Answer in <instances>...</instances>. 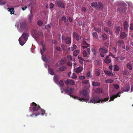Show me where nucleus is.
Segmentation results:
<instances>
[{"mask_svg": "<svg viewBox=\"0 0 133 133\" xmlns=\"http://www.w3.org/2000/svg\"><path fill=\"white\" fill-rule=\"evenodd\" d=\"M82 83L86 85L89 84V80H85L82 82Z\"/></svg>", "mask_w": 133, "mask_h": 133, "instance_id": "obj_37", "label": "nucleus"}, {"mask_svg": "<svg viewBox=\"0 0 133 133\" xmlns=\"http://www.w3.org/2000/svg\"><path fill=\"white\" fill-rule=\"evenodd\" d=\"M48 72L51 75H54L55 74L53 69L50 68H48Z\"/></svg>", "mask_w": 133, "mask_h": 133, "instance_id": "obj_21", "label": "nucleus"}, {"mask_svg": "<svg viewBox=\"0 0 133 133\" xmlns=\"http://www.w3.org/2000/svg\"><path fill=\"white\" fill-rule=\"evenodd\" d=\"M83 44L85 45L89 46V44H88L84 40L83 42Z\"/></svg>", "mask_w": 133, "mask_h": 133, "instance_id": "obj_54", "label": "nucleus"}, {"mask_svg": "<svg viewBox=\"0 0 133 133\" xmlns=\"http://www.w3.org/2000/svg\"><path fill=\"white\" fill-rule=\"evenodd\" d=\"M62 19L65 22L66 21V18L65 16L62 17Z\"/></svg>", "mask_w": 133, "mask_h": 133, "instance_id": "obj_60", "label": "nucleus"}, {"mask_svg": "<svg viewBox=\"0 0 133 133\" xmlns=\"http://www.w3.org/2000/svg\"><path fill=\"white\" fill-rule=\"evenodd\" d=\"M45 48L44 47H43V48L42 49H41V53L42 55H43L44 52L45 51Z\"/></svg>", "mask_w": 133, "mask_h": 133, "instance_id": "obj_43", "label": "nucleus"}, {"mask_svg": "<svg viewBox=\"0 0 133 133\" xmlns=\"http://www.w3.org/2000/svg\"><path fill=\"white\" fill-rule=\"evenodd\" d=\"M104 61L105 63H110L111 62V59L110 57L109 56H107L105 58Z\"/></svg>", "mask_w": 133, "mask_h": 133, "instance_id": "obj_13", "label": "nucleus"}, {"mask_svg": "<svg viewBox=\"0 0 133 133\" xmlns=\"http://www.w3.org/2000/svg\"><path fill=\"white\" fill-rule=\"evenodd\" d=\"M127 68L130 70H132V69L133 66L130 63H128L127 64Z\"/></svg>", "mask_w": 133, "mask_h": 133, "instance_id": "obj_25", "label": "nucleus"}, {"mask_svg": "<svg viewBox=\"0 0 133 133\" xmlns=\"http://www.w3.org/2000/svg\"><path fill=\"white\" fill-rule=\"evenodd\" d=\"M28 22L24 21L20 23V28L22 29H25L28 28Z\"/></svg>", "mask_w": 133, "mask_h": 133, "instance_id": "obj_7", "label": "nucleus"}, {"mask_svg": "<svg viewBox=\"0 0 133 133\" xmlns=\"http://www.w3.org/2000/svg\"><path fill=\"white\" fill-rule=\"evenodd\" d=\"M67 68L66 66H62L59 68V70L61 72L64 71Z\"/></svg>", "mask_w": 133, "mask_h": 133, "instance_id": "obj_22", "label": "nucleus"}, {"mask_svg": "<svg viewBox=\"0 0 133 133\" xmlns=\"http://www.w3.org/2000/svg\"><path fill=\"white\" fill-rule=\"evenodd\" d=\"M66 58H62L60 62V64L61 65L65 64L66 63Z\"/></svg>", "mask_w": 133, "mask_h": 133, "instance_id": "obj_23", "label": "nucleus"}, {"mask_svg": "<svg viewBox=\"0 0 133 133\" xmlns=\"http://www.w3.org/2000/svg\"><path fill=\"white\" fill-rule=\"evenodd\" d=\"M77 77V76H76V75L74 73H73V74H72V75L71 77V78L73 79H75V78H76Z\"/></svg>", "mask_w": 133, "mask_h": 133, "instance_id": "obj_40", "label": "nucleus"}, {"mask_svg": "<svg viewBox=\"0 0 133 133\" xmlns=\"http://www.w3.org/2000/svg\"><path fill=\"white\" fill-rule=\"evenodd\" d=\"M83 70V68L82 67H78L77 69H75L74 71L77 74L80 73Z\"/></svg>", "mask_w": 133, "mask_h": 133, "instance_id": "obj_16", "label": "nucleus"}, {"mask_svg": "<svg viewBox=\"0 0 133 133\" xmlns=\"http://www.w3.org/2000/svg\"><path fill=\"white\" fill-rule=\"evenodd\" d=\"M102 92V89L101 88H97L96 91H95V92L98 94L101 93Z\"/></svg>", "mask_w": 133, "mask_h": 133, "instance_id": "obj_27", "label": "nucleus"}, {"mask_svg": "<svg viewBox=\"0 0 133 133\" xmlns=\"http://www.w3.org/2000/svg\"><path fill=\"white\" fill-rule=\"evenodd\" d=\"M95 74H96V76H99L100 75V72L99 70H97L96 71Z\"/></svg>", "mask_w": 133, "mask_h": 133, "instance_id": "obj_46", "label": "nucleus"}, {"mask_svg": "<svg viewBox=\"0 0 133 133\" xmlns=\"http://www.w3.org/2000/svg\"><path fill=\"white\" fill-rule=\"evenodd\" d=\"M33 15L31 13V14L29 15L28 19L31 22L32 21V19L33 17Z\"/></svg>", "mask_w": 133, "mask_h": 133, "instance_id": "obj_32", "label": "nucleus"}, {"mask_svg": "<svg viewBox=\"0 0 133 133\" xmlns=\"http://www.w3.org/2000/svg\"><path fill=\"white\" fill-rule=\"evenodd\" d=\"M3 0H0V5H4L6 4V2H2Z\"/></svg>", "mask_w": 133, "mask_h": 133, "instance_id": "obj_56", "label": "nucleus"}, {"mask_svg": "<svg viewBox=\"0 0 133 133\" xmlns=\"http://www.w3.org/2000/svg\"><path fill=\"white\" fill-rule=\"evenodd\" d=\"M113 86L115 89H118L119 88V85L116 84H115L113 85Z\"/></svg>", "mask_w": 133, "mask_h": 133, "instance_id": "obj_51", "label": "nucleus"}, {"mask_svg": "<svg viewBox=\"0 0 133 133\" xmlns=\"http://www.w3.org/2000/svg\"><path fill=\"white\" fill-rule=\"evenodd\" d=\"M104 72L108 76H113V74L112 71H110L108 70H104Z\"/></svg>", "mask_w": 133, "mask_h": 133, "instance_id": "obj_14", "label": "nucleus"}, {"mask_svg": "<svg viewBox=\"0 0 133 133\" xmlns=\"http://www.w3.org/2000/svg\"><path fill=\"white\" fill-rule=\"evenodd\" d=\"M62 40H64L65 41V43L67 44H70L71 42V38L69 37H65L64 35L62 36Z\"/></svg>", "mask_w": 133, "mask_h": 133, "instance_id": "obj_8", "label": "nucleus"}, {"mask_svg": "<svg viewBox=\"0 0 133 133\" xmlns=\"http://www.w3.org/2000/svg\"><path fill=\"white\" fill-rule=\"evenodd\" d=\"M92 85L93 86H99L100 85V83L99 82H92Z\"/></svg>", "mask_w": 133, "mask_h": 133, "instance_id": "obj_20", "label": "nucleus"}, {"mask_svg": "<svg viewBox=\"0 0 133 133\" xmlns=\"http://www.w3.org/2000/svg\"><path fill=\"white\" fill-rule=\"evenodd\" d=\"M59 84L61 85V86H62L64 85V83L61 80L59 82Z\"/></svg>", "mask_w": 133, "mask_h": 133, "instance_id": "obj_58", "label": "nucleus"}, {"mask_svg": "<svg viewBox=\"0 0 133 133\" xmlns=\"http://www.w3.org/2000/svg\"><path fill=\"white\" fill-rule=\"evenodd\" d=\"M124 30L125 31H127L129 27V25L128 24V22L127 21H125L124 22Z\"/></svg>", "mask_w": 133, "mask_h": 133, "instance_id": "obj_17", "label": "nucleus"}, {"mask_svg": "<svg viewBox=\"0 0 133 133\" xmlns=\"http://www.w3.org/2000/svg\"><path fill=\"white\" fill-rule=\"evenodd\" d=\"M120 37L121 38L123 39L127 37V35L124 32H121L120 34Z\"/></svg>", "mask_w": 133, "mask_h": 133, "instance_id": "obj_19", "label": "nucleus"}, {"mask_svg": "<svg viewBox=\"0 0 133 133\" xmlns=\"http://www.w3.org/2000/svg\"><path fill=\"white\" fill-rule=\"evenodd\" d=\"M55 4L58 7L64 8L65 6V4L64 2L61 1H56Z\"/></svg>", "mask_w": 133, "mask_h": 133, "instance_id": "obj_6", "label": "nucleus"}, {"mask_svg": "<svg viewBox=\"0 0 133 133\" xmlns=\"http://www.w3.org/2000/svg\"><path fill=\"white\" fill-rule=\"evenodd\" d=\"M104 30L105 32L107 33L108 32L110 31L109 28L107 27L104 28Z\"/></svg>", "mask_w": 133, "mask_h": 133, "instance_id": "obj_47", "label": "nucleus"}, {"mask_svg": "<svg viewBox=\"0 0 133 133\" xmlns=\"http://www.w3.org/2000/svg\"><path fill=\"white\" fill-rule=\"evenodd\" d=\"M79 78L81 80L85 79V77L84 76H81L79 77Z\"/></svg>", "mask_w": 133, "mask_h": 133, "instance_id": "obj_64", "label": "nucleus"}, {"mask_svg": "<svg viewBox=\"0 0 133 133\" xmlns=\"http://www.w3.org/2000/svg\"><path fill=\"white\" fill-rule=\"evenodd\" d=\"M91 50L92 52L93 53L94 55H96L97 53L96 50L94 49L93 48L91 49Z\"/></svg>", "mask_w": 133, "mask_h": 133, "instance_id": "obj_50", "label": "nucleus"}, {"mask_svg": "<svg viewBox=\"0 0 133 133\" xmlns=\"http://www.w3.org/2000/svg\"><path fill=\"white\" fill-rule=\"evenodd\" d=\"M50 9H51L53 8L54 7V4L53 3H51L50 4Z\"/></svg>", "mask_w": 133, "mask_h": 133, "instance_id": "obj_62", "label": "nucleus"}, {"mask_svg": "<svg viewBox=\"0 0 133 133\" xmlns=\"http://www.w3.org/2000/svg\"><path fill=\"white\" fill-rule=\"evenodd\" d=\"M129 72L126 69H124L123 72V74L124 75H128Z\"/></svg>", "mask_w": 133, "mask_h": 133, "instance_id": "obj_35", "label": "nucleus"}, {"mask_svg": "<svg viewBox=\"0 0 133 133\" xmlns=\"http://www.w3.org/2000/svg\"><path fill=\"white\" fill-rule=\"evenodd\" d=\"M87 76L88 77H91L90 72V71H88L87 74Z\"/></svg>", "mask_w": 133, "mask_h": 133, "instance_id": "obj_55", "label": "nucleus"}, {"mask_svg": "<svg viewBox=\"0 0 133 133\" xmlns=\"http://www.w3.org/2000/svg\"><path fill=\"white\" fill-rule=\"evenodd\" d=\"M45 112V111L43 110V109H42L41 108L40 110L37 113V114H32V115H31V116H33L35 115V116H37L41 114L42 115H43Z\"/></svg>", "mask_w": 133, "mask_h": 133, "instance_id": "obj_10", "label": "nucleus"}, {"mask_svg": "<svg viewBox=\"0 0 133 133\" xmlns=\"http://www.w3.org/2000/svg\"><path fill=\"white\" fill-rule=\"evenodd\" d=\"M8 9H9L8 11L9 12H10L11 14H14L15 11H14V8H8Z\"/></svg>", "mask_w": 133, "mask_h": 133, "instance_id": "obj_26", "label": "nucleus"}, {"mask_svg": "<svg viewBox=\"0 0 133 133\" xmlns=\"http://www.w3.org/2000/svg\"><path fill=\"white\" fill-rule=\"evenodd\" d=\"M78 59L82 61H84L85 60L84 59H83L80 56H78Z\"/></svg>", "mask_w": 133, "mask_h": 133, "instance_id": "obj_61", "label": "nucleus"}, {"mask_svg": "<svg viewBox=\"0 0 133 133\" xmlns=\"http://www.w3.org/2000/svg\"><path fill=\"white\" fill-rule=\"evenodd\" d=\"M94 30L97 31L98 33H100L101 32V28L95 27L94 28Z\"/></svg>", "mask_w": 133, "mask_h": 133, "instance_id": "obj_29", "label": "nucleus"}, {"mask_svg": "<svg viewBox=\"0 0 133 133\" xmlns=\"http://www.w3.org/2000/svg\"><path fill=\"white\" fill-rule=\"evenodd\" d=\"M130 87L129 85H127L126 86L125 89L123 91L124 92H128L130 90Z\"/></svg>", "mask_w": 133, "mask_h": 133, "instance_id": "obj_33", "label": "nucleus"}, {"mask_svg": "<svg viewBox=\"0 0 133 133\" xmlns=\"http://www.w3.org/2000/svg\"><path fill=\"white\" fill-rule=\"evenodd\" d=\"M73 36L77 40L79 41L80 39L79 36L76 32H73Z\"/></svg>", "mask_w": 133, "mask_h": 133, "instance_id": "obj_18", "label": "nucleus"}, {"mask_svg": "<svg viewBox=\"0 0 133 133\" xmlns=\"http://www.w3.org/2000/svg\"><path fill=\"white\" fill-rule=\"evenodd\" d=\"M32 106L33 109V111L35 114H37L38 111L40 110V107L36 104L34 102H33L32 104Z\"/></svg>", "mask_w": 133, "mask_h": 133, "instance_id": "obj_4", "label": "nucleus"}, {"mask_svg": "<svg viewBox=\"0 0 133 133\" xmlns=\"http://www.w3.org/2000/svg\"><path fill=\"white\" fill-rule=\"evenodd\" d=\"M29 34L28 32H24L22 34L21 36L19 38L18 41L21 46L24 45L28 40Z\"/></svg>", "mask_w": 133, "mask_h": 133, "instance_id": "obj_2", "label": "nucleus"}, {"mask_svg": "<svg viewBox=\"0 0 133 133\" xmlns=\"http://www.w3.org/2000/svg\"><path fill=\"white\" fill-rule=\"evenodd\" d=\"M124 41L123 39H119L117 42L116 44L118 46L119 48H121L124 45Z\"/></svg>", "mask_w": 133, "mask_h": 133, "instance_id": "obj_9", "label": "nucleus"}, {"mask_svg": "<svg viewBox=\"0 0 133 133\" xmlns=\"http://www.w3.org/2000/svg\"><path fill=\"white\" fill-rule=\"evenodd\" d=\"M51 26V24H48L47 25H45V28L46 29H48Z\"/></svg>", "mask_w": 133, "mask_h": 133, "instance_id": "obj_53", "label": "nucleus"}, {"mask_svg": "<svg viewBox=\"0 0 133 133\" xmlns=\"http://www.w3.org/2000/svg\"><path fill=\"white\" fill-rule=\"evenodd\" d=\"M129 28L131 30H133V23L130 24Z\"/></svg>", "mask_w": 133, "mask_h": 133, "instance_id": "obj_59", "label": "nucleus"}, {"mask_svg": "<svg viewBox=\"0 0 133 133\" xmlns=\"http://www.w3.org/2000/svg\"><path fill=\"white\" fill-rule=\"evenodd\" d=\"M67 57L68 59L69 60H72V56L70 55H68L67 56Z\"/></svg>", "mask_w": 133, "mask_h": 133, "instance_id": "obj_57", "label": "nucleus"}, {"mask_svg": "<svg viewBox=\"0 0 133 133\" xmlns=\"http://www.w3.org/2000/svg\"><path fill=\"white\" fill-rule=\"evenodd\" d=\"M121 92H119L117 94L113 95L112 96H110V100H109V101L110 102L111 101H114L115 98H117L118 96L120 97V96L119 95V94H121Z\"/></svg>", "mask_w": 133, "mask_h": 133, "instance_id": "obj_12", "label": "nucleus"}, {"mask_svg": "<svg viewBox=\"0 0 133 133\" xmlns=\"http://www.w3.org/2000/svg\"><path fill=\"white\" fill-rule=\"evenodd\" d=\"M114 70L115 71H119L120 67H119L118 66V65H114Z\"/></svg>", "mask_w": 133, "mask_h": 133, "instance_id": "obj_24", "label": "nucleus"}, {"mask_svg": "<svg viewBox=\"0 0 133 133\" xmlns=\"http://www.w3.org/2000/svg\"><path fill=\"white\" fill-rule=\"evenodd\" d=\"M77 48V46L75 44L73 46L71 47V50L72 51H73Z\"/></svg>", "mask_w": 133, "mask_h": 133, "instance_id": "obj_49", "label": "nucleus"}, {"mask_svg": "<svg viewBox=\"0 0 133 133\" xmlns=\"http://www.w3.org/2000/svg\"><path fill=\"white\" fill-rule=\"evenodd\" d=\"M109 45V44H108V43L106 42V43H104V45L105 46H106L107 48L108 47Z\"/></svg>", "mask_w": 133, "mask_h": 133, "instance_id": "obj_63", "label": "nucleus"}, {"mask_svg": "<svg viewBox=\"0 0 133 133\" xmlns=\"http://www.w3.org/2000/svg\"><path fill=\"white\" fill-rule=\"evenodd\" d=\"M43 21L41 20H39L37 22L38 24L40 26L42 25L43 24Z\"/></svg>", "mask_w": 133, "mask_h": 133, "instance_id": "obj_44", "label": "nucleus"}, {"mask_svg": "<svg viewBox=\"0 0 133 133\" xmlns=\"http://www.w3.org/2000/svg\"><path fill=\"white\" fill-rule=\"evenodd\" d=\"M42 59L43 61L46 62H47L48 61V59L45 57H44L43 55H42Z\"/></svg>", "mask_w": 133, "mask_h": 133, "instance_id": "obj_42", "label": "nucleus"}, {"mask_svg": "<svg viewBox=\"0 0 133 133\" xmlns=\"http://www.w3.org/2000/svg\"><path fill=\"white\" fill-rule=\"evenodd\" d=\"M83 54L84 57H86L87 56V52L84 50L83 52Z\"/></svg>", "mask_w": 133, "mask_h": 133, "instance_id": "obj_45", "label": "nucleus"}, {"mask_svg": "<svg viewBox=\"0 0 133 133\" xmlns=\"http://www.w3.org/2000/svg\"><path fill=\"white\" fill-rule=\"evenodd\" d=\"M107 25L109 27H110L113 25V23L111 21H108L107 22Z\"/></svg>", "mask_w": 133, "mask_h": 133, "instance_id": "obj_41", "label": "nucleus"}, {"mask_svg": "<svg viewBox=\"0 0 133 133\" xmlns=\"http://www.w3.org/2000/svg\"><path fill=\"white\" fill-rule=\"evenodd\" d=\"M79 52V50H77L75 51L73 53V55L75 57H76L77 56L78 53Z\"/></svg>", "mask_w": 133, "mask_h": 133, "instance_id": "obj_31", "label": "nucleus"}, {"mask_svg": "<svg viewBox=\"0 0 133 133\" xmlns=\"http://www.w3.org/2000/svg\"><path fill=\"white\" fill-rule=\"evenodd\" d=\"M80 94L82 95V98H81L80 97H78L75 96H73L72 97L74 98L78 99L80 101H84L87 102L89 101L88 97H89V95L87 90H82L80 91Z\"/></svg>", "mask_w": 133, "mask_h": 133, "instance_id": "obj_1", "label": "nucleus"}, {"mask_svg": "<svg viewBox=\"0 0 133 133\" xmlns=\"http://www.w3.org/2000/svg\"><path fill=\"white\" fill-rule=\"evenodd\" d=\"M91 6L94 7L97 6V2H93L91 4Z\"/></svg>", "mask_w": 133, "mask_h": 133, "instance_id": "obj_38", "label": "nucleus"}, {"mask_svg": "<svg viewBox=\"0 0 133 133\" xmlns=\"http://www.w3.org/2000/svg\"><path fill=\"white\" fill-rule=\"evenodd\" d=\"M101 37L102 38L103 40H106L107 38L108 37L106 34H103L102 35Z\"/></svg>", "mask_w": 133, "mask_h": 133, "instance_id": "obj_30", "label": "nucleus"}, {"mask_svg": "<svg viewBox=\"0 0 133 133\" xmlns=\"http://www.w3.org/2000/svg\"><path fill=\"white\" fill-rule=\"evenodd\" d=\"M65 82L66 85L70 84L71 85H74L75 83L74 81L71 80L70 79H67L65 81Z\"/></svg>", "mask_w": 133, "mask_h": 133, "instance_id": "obj_11", "label": "nucleus"}, {"mask_svg": "<svg viewBox=\"0 0 133 133\" xmlns=\"http://www.w3.org/2000/svg\"><path fill=\"white\" fill-rule=\"evenodd\" d=\"M99 54L102 57H103L105 54L108 52V49L105 48L104 46L100 48L99 49Z\"/></svg>", "mask_w": 133, "mask_h": 133, "instance_id": "obj_5", "label": "nucleus"}, {"mask_svg": "<svg viewBox=\"0 0 133 133\" xmlns=\"http://www.w3.org/2000/svg\"><path fill=\"white\" fill-rule=\"evenodd\" d=\"M92 34L94 38H96L97 39L98 38V35L96 32H94Z\"/></svg>", "mask_w": 133, "mask_h": 133, "instance_id": "obj_34", "label": "nucleus"}, {"mask_svg": "<svg viewBox=\"0 0 133 133\" xmlns=\"http://www.w3.org/2000/svg\"><path fill=\"white\" fill-rule=\"evenodd\" d=\"M54 79L55 82L56 83L58 82V77L57 76H55L54 77Z\"/></svg>", "mask_w": 133, "mask_h": 133, "instance_id": "obj_39", "label": "nucleus"}, {"mask_svg": "<svg viewBox=\"0 0 133 133\" xmlns=\"http://www.w3.org/2000/svg\"><path fill=\"white\" fill-rule=\"evenodd\" d=\"M122 48L123 49H126L127 50L129 49V46H126L125 47V45L123 46Z\"/></svg>", "mask_w": 133, "mask_h": 133, "instance_id": "obj_52", "label": "nucleus"}, {"mask_svg": "<svg viewBox=\"0 0 133 133\" xmlns=\"http://www.w3.org/2000/svg\"><path fill=\"white\" fill-rule=\"evenodd\" d=\"M109 99V97L108 96L106 98H104L103 100H101V102H106Z\"/></svg>", "mask_w": 133, "mask_h": 133, "instance_id": "obj_48", "label": "nucleus"}, {"mask_svg": "<svg viewBox=\"0 0 133 133\" xmlns=\"http://www.w3.org/2000/svg\"><path fill=\"white\" fill-rule=\"evenodd\" d=\"M74 90V89L73 88H69V91L67 93V94L70 96L71 97V96H72L71 95L72 93V91H73Z\"/></svg>", "mask_w": 133, "mask_h": 133, "instance_id": "obj_28", "label": "nucleus"}, {"mask_svg": "<svg viewBox=\"0 0 133 133\" xmlns=\"http://www.w3.org/2000/svg\"><path fill=\"white\" fill-rule=\"evenodd\" d=\"M114 81V80L111 79H108L106 80L105 81V82L106 83H113Z\"/></svg>", "mask_w": 133, "mask_h": 133, "instance_id": "obj_36", "label": "nucleus"}, {"mask_svg": "<svg viewBox=\"0 0 133 133\" xmlns=\"http://www.w3.org/2000/svg\"><path fill=\"white\" fill-rule=\"evenodd\" d=\"M101 100L99 97L98 96H94L93 98L91 99L90 101L88 102V103H92L94 104L99 103Z\"/></svg>", "mask_w": 133, "mask_h": 133, "instance_id": "obj_3", "label": "nucleus"}, {"mask_svg": "<svg viewBox=\"0 0 133 133\" xmlns=\"http://www.w3.org/2000/svg\"><path fill=\"white\" fill-rule=\"evenodd\" d=\"M120 31V26H117L115 28L114 32L117 35L119 34Z\"/></svg>", "mask_w": 133, "mask_h": 133, "instance_id": "obj_15", "label": "nucleus"}]
</instances>
